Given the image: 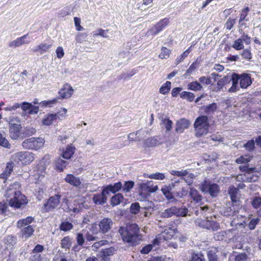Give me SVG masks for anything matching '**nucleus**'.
<instances>
[{
    "mask_svg": "<svg viewBox=\"0 0 261 261\" xmlns=\"http://www.w3.org/2000/svg\"><path fill=\"white\" fill-rule=\"evenodd\" d=\"M19 187L18 183H14L11 185L6 191L5 196L9 205L15 208L24 207L28 203V200L25 195L17 189Z\"/></svg>",
    "mask_w": 261,
    "mask_h": 261,
    "instance_id": "1",
    "label": "nucleus"
},
{
    "mask_svg": "<svg viewBox=\"0 0 261 261\" xmlns=\"http://www.w3.org/2000/svg\"><path fill=\"white\" fill-rule=\"evenodd\" d=\"M118 231L123 241L130 245H136L141 240V236L139 234L140 229L136 224H132L126 227L121 226Z\"/></svg>",
    "mask_w": 261,
    "mask_h": 261,
    "instance_id": "2",
    "label": "nucleus"
},
{
    "mask_svg": "<svg viewBox=\"0 0 261 261\" xmlns=\"http://www.w3.org/2000/svg\"><path fill=\"white\" fill-rule=\"evenodd\" d=\"M194 126L196 130V136L197 137H201L206 135L208 133L210 126L207 116H201L198 117L196 119Z\"/></svg>",
    "mask_w": 261,
    "mask_h": 261,
    "instance_id": "3",
    "label": "nucleus"
},
{
    "mask_svg": "<svg viewBox=\"0 0 261 261\" xmlns=\"http://www.w3.org/2000/svg\"><path fill=\"white\" fill-rule=\"evenodd\" d=\"M12 159L18 164L28 165L34 160V154L29 151H20L12 156Z\"/></svg>",
    "mask_w": 261,
    "mask_h": 261,
    "instance_id": "4",
    "label": "nucleus"
},
{
    "mask_svg": "<svg viewBox=\"0 0 261 261\" xmlns=\"http://www.w3.org/2000/svg\"><path fill=\"white\" fill-rule=\"evenodd\" d=\"M44 142L45 141L42 138L32 137L24 140L21 145L26 149L37 150L43 146Z\"/></svg>",
    "mask_w": 261,
    "mask_h": 261,
    "instance_id": "5",
    "label": "nucleus"
},
{
    "mask_svg": "<svg viewBox=\"0 0 261 261\" xmlns=\"http://www.w3.org/2000/svg\"><path fill=\"white\" fill-rule=\"evenodd\" d=\"M200 189L203 192L208 193L213 197H216L220 191L219 187L217 184H211L206 181H204L201 184Z\"/></svg>",
    "mask_w": 261,
    "mask_h": 261,
    "instance_id": "6",
    "label": "nucleus"
},
{
    "mask_svg": "<svg viewBox=\"0 0 261 261\" xmlns=\"http://www.w3.org/2000/svg\"><path fill=\"white\" fill-rule=\"evenodd\" d=\"M169 23L168 18H165L161 19L150 28L146 33V35L149 36H155L164 29Z\"/></svg>",
    "mask_w": 261,
    "mask_h": 261,
    "instance_id": "7",
    "label": "nucleus"
},
{
    "mask_svg": "<svg viewBox=\"0 0 261 261\" xmlns=\"http://www.w3.org/2000/svg\"><path fill=\"white\" fill-rule=\"evenodd\" d=\"M61 196L60 194H55L50 196L43 205L45 212H50L58 207L60 203Z\"/></svg>",
    "mask_w": 261,
    "mask_h": 261,
    "instance_id": "8",
    "label": "nucleus"
},
{
    "mask_svg": "<svg viewBox=\"0 0 261 261\" xmlns=\"http://www.w3.org/2000/svg\"><path fill=\"white\" fill-rule=\"evenodd\" d=\"M195 222L196 225L201 228H206L209 230L212 229L214 231H215L217 230L219 227V223L214 220L197 219L195 220Z\"/></svg>",
    "mask_w": 261,
    "mask_h": 261,
    "instance_id": "9",
    "label": "nucleus"
},
{
    "mask_svg": "<svg viewBox=\"0 0 261 261\" xmlns=\"http://www.w3.org/2000/svg\"><path fill=\"white\" fill-rule=\"evenodd\" d=\"M177 183H172L168 187L165 186L161 191L166 198L170 202L175 203L177 200L175 198L173 194V189L176 187Z\"/></svg>",
    "mask_w": 261,
    "mask_h": 261,
    "instance_id": "10",
    "label": "nucleus"
},
{
    "mask_svg": "<svg viewBox=\"0 0 261 261\" xmlns=\"http://www.w3.org/2000/svg\"><path fill=\"white\" fill-rule=\"evenodd\" d=\"M113 225V221L110 218H104L99 223V232L106 233L110 231Z\"/></svg>",
    "mask_w": 261,
    "mask_h": 261,
    "instance_id": "11",
    "label": "nucleus"
},
{
    "mask_svg": "<svg viewBox=\"0 0 261 261\" xmlns=\"http://www.w3.org/2000/svg\"><path fill=\"white\" fill-rule=\"evenodd\" d=\"M73 92V89L69 84L63 85L58 92L59 99L68 98L71 97Z\"/></svg>",
    "mask_w": 261,
    "mask_h": 261,
    "instance_id": "12",
    "label": "nucleus"
},
{
    "mask_svg": "<svg viewBox=\"0 0 261 261\" xmlns=\"http://www.w3.org/2000/svg\"><path fill=\"white\" fill-rule=\"evenodd\" d=\"M239 77L241 88H247L252 84L251 76L249 74L246 73L239 74Z\"/></svg>",
    "mask_w": 261,
    "mask_h": 261,
    "instance_id": "13",
    "label": "nucleus"
},
{
    "mask_svg": "<svg viewBox=\"0 0 261 261\" xmlns=\"http://www.w3.org/2000/svg\"><path fill=\"white\" fill-rule=\"evenodd\" d=\"M239 189L236 188L234 186L231 185L228 189V194L229 195L231 202L233 204H239V198L238 197Z\"/></svg>",
    "mask_w": 261,
    "mask_h": 261,
    "instance_id": "14",
    "label": "nucleus"
},
{
    "mask_svg": "<svg viewBox=\"0 0 261 261\" xmlns=\"http://www.w3.org/2000/svg\"><path fill=\"white\" fill-rule=\"evenodd\" d=\"M230 82H232L231 87L228 90V91L230 93L236 92L240 90V86L238 85L239 81V74L233 73L231 76L229 77Z\"/></svg>",
    "mask_w": 261,
    "mask_h": 261,
    "instance_id": "15",
    "label": "nucleus"
},
{
    "mask_svg": "<svg viewBox=\"0 0 261 261\" xmlns=\"http://www.w3.org/2000/svg\"><path fill=\"white\" fill-rule=\"evenodd\" d=\"M53 46V42L41 43L32 49L34 52H39L41 55L47 53Z\"/></svg>",
    "mask_w": 261,
    "mask_h": 261,
    "instance_id": "16",
    "label": "nucleus"
},
{
    "mask_svg": "<svg viewBox=\"0 0 261 261\" xmlns=\"http://www.w3.org/2000/svg\"><path fill=\"white\" fill-rule=\"evenodd\" d=\"M107 195V194L104 193V189H103L101 193L93 195L92 198L93 202L97 205H101L106 203Z\"/></svg>",
    "mask_w": 261,
    "mask_h": 261,
    "instance_id": "17",
    "label": "nucleus"
},
{
    "mask_svg": "<svg viewBox=\"0 0 261 261\" xmlns=\"http://www.w3.org/2000/svg\"><path fill=\"white\" fill-rule=\"evenodd\" d=\"M177 183L176 187L173 189V194L175 196L179 198H182L185 197L188 193V191L184 187L181 186L178 181H175Z\"/></svg>",
    "mask_w": 261,
    "mask_h": 261,
    "instance_id": "18",
    "label": "nucleus"
},
{
    "mask_svg": "<svg viewBox=\"0 0 261 261\" xmlns=\"http://www.w3.org/2000/svg\"><path fill=\"white\" fill-rule=\"evenodd\" d=\"M122 188L121 182L119 181L115 183L114 185H109L103 187L104 193L109 194L110 192L115 193L118 192Z\"/></svg>",
    "mask_w": 261,
    "mask_h": 261,
    "instance_id": "19",
    "label": "nucleus"
},
{
    "mask_svg": "<svg viewBox=\"0 0 261 261\" xmlns=\"http://www.w3.org/2000/svg\"><path fill=\"white\" fill-rule=\"evenodd\" d=\"M28 34H25L20 37L17 38L16 40L12 41L9 43L10 47H17L21 45L28 44L30 42V40H27Z\"/></svg>",
    "mask_w": 261,
    "mask_h": 261,
    "instance_id": "20",
    "label": "nucleus"
},
{
    "mask_svg": "<svg viewBox=\"0 0 261 261\" xmlns=\"http://www.w3.org/2000/svg\"><path fill=\"white\" fill-rule=\"evenodd\" d=\"M190 125V122L186 119L182 118L176 123L175 131L177 133H182L185 129H187Z\"/></svg>",
    "mask_w": 261,
    "mask_h": 261,
    "instance_id": "21",
    "label": "nucleus"
},
{
    "mask_svg": "<svg viewBox=\"0 0 261 261\" xmlns=\"http://www.w3.org/2000/svg\"><path fill=\"white\" fill-rule=\"evenodd\" d=\"M148 134V132L145 130H139L136 133H132L128 135V139L130 141L137 140L140 141L144 137H146Z\"/></svg>",
    "mask_w": 261,
    "mask_h": 261,
    "instance_id": "22",
    "label": "nucleus"
},
{
    "mask_svg": "<svg viewBox=\"0 0 261 261\" xmlns=\"http://www.w3.org/2000/svg\"><path fill=\"white\" fill-rule=\"evenodd\" d=\"M21 128L20 124L9 126V134L10 138L13 140L17 139L20 136V131Z\"/></svg>",
    "mask_w": 261,
    "mask_h": 261,
    "instance_id": "23",
    "label": "nucleus"
},
{
    "mask_svg": "<svg viewBox=\"0 0 261 261\" xmlns=\"http://www.w3.org/2000/svg\"><path fill=\"white\" fill-rule=\"evenodd\" d=\"M20 230V236L22 238L27 239L31 237L34 232V229L32 225H28L23 226L22 228H19Z\"/></svg>",
    "mask_w": 261,
    "mask_h": 261,
    "instance_id": "24",
    "label": "nucleus"
},
{
    "mask_svg": "<svg viewBox=\"0 0 261 261\" xmlns=\"http://www.w3.org/2000/svg\"><path fill=\"white\" fill-rule=\"evenodd\" d=\"M65 181L70 185L77 187L81 184V181L79 177H76L73 174H68L65 178Z\"/></svg>",
    "mask_w": 261,
    "mask_h": 261,
    "instance_id": "25",
    "label": "nucleus"
},
{
    "mask_svg": "<svg viewBox=\"0 0 261 261\" xmlns=\"http://www.w3.org/2000/svg\"><path fill=\"white\" fill-rule=\"evenodd\" d=\"M152 181H149L146 183H143L140 184L139 189L142 190H145L150 193H153L156 192L158 189V186H153Z\"/></svg>",
    "mask_w": 261,
    "mask_h": 261,
    "instance_id": "26",
    "label": "nucleus"
},
{
    "mask_svg": "<svg viewBox=\"0 0 261 261\" xmlns=\"http://www.w3.org/2000/svg\"><path fill=\"white\" fill-rule=\"evenodd\" d=\"M189 196L191 199H192L193 201H194L195 203H199L202 200V196L195 188H190Z\"/></svg>",
    "mask_w": 261,
    "mask_h": 261,
    "instance_id": "27",
    "label": "nucleus"
},
{
    "mask_svg": "<svg viewBox=\"0 0 261 261\" xmlns=\"http://www.w3.org/2000/svg\"><path fill=\"white\" fill-rule=\"evenodd\" d=\"M4 242L6 245L7 249L12 250L17 242V238L12 236H8L4 238Z\"/></svg>",
    "mask_w": 261,
    "mask_h": 261,
    "instance_id": "28",
    "label": "nucleus"
},
{
    "mask_svg": "<svg viewBox=\"0 0 261 261\" xmlns=\"http://www.w3.org/2000/svg\"><path fill=\"white\" fill-rule=\"evenodd\" d=\"M75 148L72 145H68L62 152V157L65 159H70L74 153Z\"/></svg>",
    "mask_w": 261,
    "mask_h": 261,
    "instance_id": "29",
    "label": "nucleus"
},
{
    "mask_svg": "<svg viewBox=\"0 0 261 261\" xmlns=\"http://www.w3.org/2000/svg\"><path fill=\"white\" fill-rule=\"evenodd\" d=\"M14 167V164L12 162H9L7 164V165L4 171V172L1 174L0 177L1 178L7 179L10 175L12 173Z\"/></svg>",
    "mask_w": 261,
    "mask_h": 261,
    "instance_id": "30",
    "label": "nucleus"
},
{
    "mask_svg": "<svg viewBox=\"0 0 261 261\" xmlns=\"http://www.w3.org/2000/svg\"><path fill=\"white\" fill-rule=\"evenodd\" d=\"M73 225L71 222L67 220V219L62 220L59 225V229L63 231H68L72 229Z\"/></svg>",
    "mask_w": 261,
    "mask_h": 261,
    "instance_id": "31",
    "label": "nucleus"
},
{
    "mask_svg": "<svg viewBox=\"0 0 261 261\" xmlns=\"http://www.w3.org/2000/svg\"><path fill=\"white\" fill-rule=\"evenodd\" d=\"M188 209L186 206L182 205L180 207L175 206V216L179 217H185L187 216H190V214H188Z\"/></svg>",
    "mask_w": 261,
    "mask_h": 261,
    "instance_id": "32",
    "label": "nucleus"
},
{
    "mask_svg": "<svg viewBox=\"0 0 261 261\" xmlns=\"http://www.w3.org/2000/svg\"><path fill=\"white\" fill-rule=\"evenodd\" d=\"M160 215L162 218H168L175 216V206H171L165 210L163 212L161 213Z\"/></svg>",
    "mask_w": 261,
    "mask_h": 261,
    "instance_id": "33",
    "label": "nucleus"
},
{
    "mask_svg": "<svg viewBox=\"0 0 261 261\" xmlns=\"http://www.w3.org/2000/svg\"><path fill=\"white\" fill-rule=\"evenodd\" d=\"M114 251L115 249L113 247L102 249L97 255V257L100 256L104 258H110L109 256L113 255Z\"/></svg>",
    "mask_w": 261,
    "mask_h": 261,
    "instance_id": "34",
    "label": "nucleus"
},
{
    "mask_svg": "<svg viewBox=\"0 0 261 261\" xmlns=\"http://www.w3.org/2000/svg\"><path fill=\"white\" fill-rule=\"evenodd\" d=\"M124 197L122 194L118 193L114 195L111 199V204L113 206L120 204L123 201Z\"/></svg>",
    "mask_w": 261,
    "mask_h": 261,
    "instance_id": "35",
    "label": "nucleus"
},
{
    "mask_svg": "<svg viewBox=\"0 0 261 261\" xmlns=\"http://www.w3.org/2000/svg\"><path fill=\"white\" fill-rule=\"evenodd\" d=\"M160 119L161 120V124L162 125V127H165L167 131H170L172 127V121L167 117H160Z\"/></svg>",
    "mask_w": 261,
    "mask_h": 261,
    "instance_id": "36",
    "label": "nucleus"
},
{
    "mask_svg": "<svg viewBox=\"0 0 261 261\" xmlns=\"http://www.w3.org/2000/svg\"><path fill=\"white\" fill-rule=\"evenodd\" d=\"M34 218L32 217H28L25 219H20L17 222V227L18 228H22L23 226L29 225L32 222Z\"/></svg>",
    "mask_w": 261,
    "mask_h": 261,
    "instance_id": "37",
    "label": "nucleus"
},
{
    "mask_svg": "<svg viewBox=\"0 0 261 261\" xmlns=\"http://www.w3.org/2000/svg\"><path fill=\"white\" fill-rule=\"evenodd\" d=\"M68 165V162L61 158L58 159L56 161V168L60 172L63 171L64 169Z\"/></svg>",
    "mask_w": 261,
    "mask_h": 261,
    "instance_id": "38",
    "label": "nucleus"
},
{
    "mask_svg": "<svg viewBox=\"0 0 261 261\" xmlns=\"http://www.w3.org/2000/svg\"><path fill=\"white\" fill-rule=\"evenodd\" d=\"M230 83L229 77L226 76L217 82V91H220L221 90L223 91V88L224 86Z\"/></svg>",
    "mask_w": 261,
    "mask_h": 261,
    "instance_id": "39",
    "label": "nucleus"
},
{
    "mask_svg": "<svg viewBox=\"0 0 261 261\" xmlns=\"http://www.w3.org/2000/svg\"><path fill=\"white\" fill-rule=\"evenodd\" d=\"M57 118L58 115L57 114H49L43 119L42 123L45 125H50Z\"/></svg>",
    "mask_w": 261,
    "mask_h": 261,
    "instance_id": "40",
    "label": "nucleus"
},
{
    "mask_svg": "<svg viewBox=\"0 0 261 261\" xmlns=\"http://www.w3.org/2000/svg\"><path fill=\"white\" fill-rule=\"evenodd\" d=\"M188 89L192 91H197L201 90L202 89V86L197 81H194L188 84Z\"/></svg>",
    "mask_w": 261,
    "mask_h": 261,
    "instance_id": "41",
    "label": "nucleus"
},
{
    "mask_svg": "<svg viewBox=\"0 0 261 261\" xmlns=\"http://www.w3.org/2000/svg\"><path fill=\"white\" fill-rule=\"evenodd\" d=\"M191 261H206V260L201 252H197L191 254Z\"/></svg>",
    "mask_w": 261,
    "mask_h": 261,
    "instance_id": "42",
    "label": "nucleus"
},
{
    "mask_svg": "<svg viewBox=\"0 0 261 261\" xmlns=\"http://www.w3.org/2000/svg\"><path fill=\"white\" fill-rule=\"evenodd\" d=\"M158 140L155 137H150L145 140L144 144L146 147H154L156 145Z\"/></svg>",
    "mask_w": 261,
    "mask_h": 261,
    "instance_id": "43",
    "label": "nucleus"
},
{
    "mask_svg": "<svg viewBox=\"0 0 261 261\" xmlns=\"http://www.w3.org/2000/svg\"><path fill=\"white\" fill-rule=\"evenodd\" d=\"M36 132V130L33 127L28 126L25 127L22 130L21 134H23L25 137H28L34 135Z\"/></svg>",
    "mask_w": 261,
    "mask_h": 261,
    "instance_id": "44",
    "label": "nucleus"
},
{
    "mask_svg": "<svg viewBox=\"0 0 261 261\" xmlns=\"http://www.w3.org/2000/svg\"><path fill=\"white\" fill-rule=\"evenodd\" d=\"M250 11V9L248 7H246L243 9L240 14V17L239 21V23H241L242 21L246 20V21H249V18L247 17L248 12Z\"/></svg>",
    "mask_w": 261,
    "mask_h": 261,
    "instance_id": "45",
    "label": "nucleus"
},
{
    "mask_svg": "<svg viewBox=\"0 0 261 261\" xmlns=\"http://www.w3.org/2000/svg\"><path fill=\"white\" fill-rule=\"evenodd\" d=\"M180 97L182 99H186L189 101H192L195 97V95L190 92L182 91L180 93Z\"/></svg>",
    "mask_w": 261,
    "mask_h": 261,
    "instance_id": "46",
    "label": "nucleus"
},
{
    "mask_svg": "<svg viewBox=\"0 0 261 261\" xmlns=\"http://www.w3.org/2000/svg\"><path fill=\"white\" fill-rule=\"evenodd\" d=\"M6 121L8 122L9 126L20 124V119L16 116H11L5 118Z\"/></svg>",
    "mask_w": 261,
    "mask_h": 261,
    "instance_id": "47",
    "label": "nucleus"
},
{
    "mask_svg": "<svg viewBox=\"0 0 261 261\" xmlns=\"http://www.w3.org/2000/svg\"><path fill=\"white\" fill-rule=\"evenodd\" d=\"M171 83L169 81H167L160 88V92L163 94H166L170 90Z\"/></svg>",
    "mask_w": 261,
    "mask_h": 261,
    "instance_id": "48",
    "label": "nucleus"
},
{
    "mask_svg": "<svg viewBox=\"0 0 261 261\" xmlns=\"http://www.w3.org/2000/svg\"><path fill=\"white\" fill-rule=\"evenodd\" d=\"M135 183L133 181L129 180L125 181L123 186H122V191L124 192H129L134 187Z\"/></svg>",
    "mask_w": 261,
    "mask_h": 261,
    "instance_id": "49",
    "label": "nucleus"
},
{
    "mask_svg": "<svg viewBox=\"0 0 261 261\" xmlns=\"http://www.w3.org/2000/svg\"><path fill=\"white\" fill-rule=\"evenodd\" d=\"M170 173L173 175L180 177L183 179L185 176L188 174V171L187 170H172Z\"/></svg>",
    "mask_w": 261,
    "mask_h": 261,
    "instance_id": "50",
    "label": "nucleus"
},
{
    "mask_svg": "<svg viewBox=\"0 0 261 261\" xmlns=\"http://www.w3.org/2000/svg\"><path fill=\"white\" fill-rule=\"evenodd\" d=\"M217 109V105L216 103L213 102L206 106L204 109V112L206 114H210L213 113Z\"/></svg>",
    "mask_w": 261,
    "mask_h": 261,
    "instance_id": "51",
    "label": "nucleus"
},
{
    "mask_svg": "<svg viewBox=\"0 0 261 261\" xmlns=\"http://www.w3.org/2000/svg\"><path fill=\"white\" fill-rule=\"evenodd\" d=\"M108 243L107 240H101L98 242L94 243L91 246L92 251H97V250L102 245H105Z\"/></svg>",
    "mask_w": 261,
    "mask_h": 261,
    "instance_id": "52",
    "label": "nucleus"
},
{
    "mask_svg": "<svg viewBox=\"0 0 261 261\" xmlns=\"http://www.w3.org/2000/svg\"><path fill=\"white\" fill-rule=\"evenodd\" d=\"M147 177L151 179H157V180H163L165 178V176L164 173H160V172H156L155 173L148 174Z\"/></svg>",
    "mask_w": 261,
    "mask_h": 261,
    "instance_id": "53",
    "label": "nucleus"
},
{
    "mask_svg": "<svg viewBox=\"0 0 261 261\" xmlns=\"http://www.w3.org/2000/svg\"><path fill=\"white\" fill-rule=\"evenodd\" d=\"M232 47L236 50H238L243 49L244 46L242 42V39L241 38H239L236 40L234 41L233 44L232 45Z\"/></svg>",
    "mask_w": 261,
    "mask_h": 261,
    "instance_id": "54",
    "label": "nucleus"
},
{
    "mask_svg": "<svg viewBox=\"0 0 261 261\" xmlns=\"http://www.w3.org/2000/svg\"><path fill=\"white\" fill-rule=\"evenodd\" d=\"M70 239L69 237H65L61 240V247L63 248L69 249L71 246Z\"/></svg>",
    "mask_w": 261,
    "mask_h": 261,
    "instance_id": "55",
    "label": "nucleus"
},
{
    "mask_svg": "<svg viewBox=\"0 0 261 261\" xmlns=\"http://www.w3.org/2000/svg\"><path fill=\"white\" fill-rule=\"evenodd\" d=\"M58 99L56 98L51 100L42 101L40 102V104L42 105L44 107H51L58 102Z\"/></svg>",
    "mask_w": 261,
    "mask_h": 261,
    "instance_id": "56",
    "label": "nucleus"
},
{
    "mask_svg": "<svg viewBox=\"0 0 261 261\" xmlns=\"http://www.w3.org/2000/svg\"><path fill=\"white\" fill-rule=\"evenodd\" d=\"M191 51V46L188 48L186 51H185L182 54H181L176 59L177 64H179L182 62L189 54Z\"/></svg>",
    "mask_w": 261,
    "mask_h": 261,
    "instance_id": "57",
    "label": "nucleus"
},
{
    "mask_svg": "<svg viewBox=\"0 0 261 261\" xmlns=\"http://www.w3.org/2000/svg\"><path fill=\"white\" fill-rule=\"evenodd\" d=\"M161 53L159 55V57L161 59H167L170 55V51L165 47H162L161 49Z\"/></svg>",
    "mask_w": 261,
    "mask_h": 261,
    "instance_id": "58",
    "label": "nucleus"
},
{
    "mask_svg": "<svg viewBox=\"0 0 261 261\" xmlns=\"http://www.w3.org/2000/svg\"><path fill=\"white\" fill-rule=\"evenodd\" d=\"M140 209V205L137 202L133 203L130 206V212L133 214H137Z\"/></svg>",
    "mask_w": 261,
    "mask_h": 261,
    "instance_id": "59",
    "label": "nucleus"
},
{
    "mask_svg": "<svg viewBox=\"0 0 261 261\" xmlns=\"http://www.w3.org/2000/svg\"><path fill=\"white\" fill-rule=\"evenodd\" d=\"M227 232L226 231H221L214 234V238L217 241H222L224 239Z\"/></svg>",
    "mask_w": 261,
    "mask_h": 261,
    "instance_id": "60",
    "label": "nucleus"
},
{
    "mask_svg": "<svg viewBox=\"0 0 261 261\" xmlns=\"http://www.w3.org/2000/svg\"><path fill=\"white\" fill-rule=\"evenodd\" d=\"M42 256L41 254L33 253L32 251L29 258L30 261H42Z\"/></svg>",
    "mask_w": 261,
    "mask_h": 261,
    "instance_id": "61",
    "label": "nucleus"
},
{
    "mask_svg": "<svg viewBox=\"0 0 261 261\" xmlns=\"http://www.w3.org/2000/svg\"><path fill=\"white\" fill-rule=\"evenodd\" d=\"M207 256L208 261H218V257L214 251H208L207 253Z\"/></svg>",
    "mask_w": 261,
    "mask_h": 261,
    "instance_id": "62",
    "label": "nucleus"
},
{
    "mask_svg": "<svg viewBox=\"0 0 261 261\" xmlns=\"http://www.w3.org/2000/svg\"><path fill=\"white\" fill-rule=\"evenodd\" d=\"M248 256L245 253H239L235 256L234 261H247Z\"/></svg>",
    "mask_w": 261,
    "mask_h": 261,
    "instance_id": "63",
    "label": "nucleus"
},
{
    "mask_svg": "<svg viewBox=\"0 0 261 261\" xmlns=\"http://www.w3.org/2000/svg\"><path fill=\"white\" fill-rule=\"evenodd\" d=\"M251 204L253 207L255 208H258L261 205V197H254L252 202Z\"/></svg>",
    "mask_w": 261,
    "mask_h": 261,
    "instance_id": "64",
    "label": "nucleus"
}]
</instances>
